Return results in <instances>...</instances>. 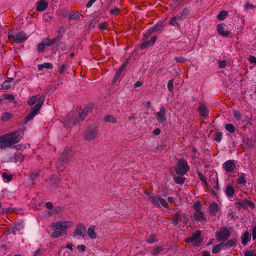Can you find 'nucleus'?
Masks as SVG:
<instances>
[{"label": "nucleus", "instance_id": "1", "mask_svg": "<svg viewBox=\"0 0 256 256\" xmlns=\"http://www.w3.org/2000/svg\"><path fill=\"white\" fill-rule=\"evenodd\" d=\"M23 132L24 130L20 128L0 136V148H6L18 142L23 137Z\"/></svg>", "mask_w": 256, "mask_h": 256}, {"label": "nucleus", "instance_id": "2", "mask_svg": "<svg viewBox=\"0 0 256 256\" xmlns=\"http://www.w3.org/2000/svg\"><path fill=\"white\" fill-rule=\"evenodd\" d=\"M44 100L45 96L39 94L32 96L28 99L27 102L30 106L38 103L36 106L31 108L30 112L25 118V123L32 120L38 114L44 104Z\"/></svg>", "mask_w": 256, "mask_h": 256}, {"label": "nucleus", "instance_id": "3", "mask_svg": "<svg viewBox=\"0 0 256 256\" xmlns=\"http://www.w3.org/2000/svg\"><path fill=\"white\" fill-rule=\"evenodd\" d=\"M91 110L90 107H86L81 113L75 116L73 112H70L66 116V121L70 126H74L82 120Z\"/></svg>", "mask_w": 256, "mask_h": 256}, {"label": "nucleus", "instance_id": "4", "mask_svg": "<svg viewBox=\"0 0 256 256\" xmlns=\"http://www.w3.org/2000/svg\"><path fill=\"white\" fill-rule=\"evenodd\" d=\"M144 194L148 200L156 207L160 208L161 204L165 208H168V204L164 199L156 196L153 193L146 192Z\"/></svg>", "mask_w": 256, "mask_h": 256}, {"label": "nucleus", "instance_id": "5", "mask_svg": "<svg viewBox=\"0 0 256 256\" xmlns=\"http://www.w3.org/2000/svg\"><path fill=\"white\" fill-rule=\"evenodd\" d=\"M99 128L98 126L88 127L84 134V140L88 141L94 140L99 136Z\"/></svg>", "mask_w": 256, "mask_h": 256}, {"label": "nucleus", "instance_id": "6", "mask_svg": "<svg viewBox=\"0 0 256 256\" xmlns=\"http://www.w3.org/2000/svg\"><path fill=\"white\" fill-rule=\"evenodd\" d=\"M230 229L232 228H230ZM230 236V228L227 227H222L219 230L216 231L215 233L216 239L219 242L226 241Z\"/></svg>", "mask_w": 256, "mask_h": 256}, {"label": "nucleus", "instance_id": "7", "mask_svg": "<svg viewBox=\"0 0 256 256\" xmlns=\"http://www.w3.org/2000/svg\"><path fill=\"white\" fill-rule=\"evenodd\" d=\"M190 166L188 162L184 159H180L176 166V172L178 175L184 176L189 170Z\"/></svg>", "mask_w": 256, "mask_h": 256}, {"label": "nucleus", "instance_id": "8", "mask_svg": "<svg viewBox=\"0 0 256 256\" xmlns=\"http://www.w3.org/2000/svg\"><path fill=\"white\" fill-rule=\"evenodd\" d=\"M72 150L68 148L66 150L60 155L56 162V166L60 168L67 164L71 157Z\"/></svg>", "mask_w": 256, "mask_h": 256}, {"label": "nucleus", "instance_id": "9", "mask_svg": "<svg viewBox=\"0 0 256 256\" xmlns=\"http://www.w3.org/2000/svg\"><path fill=\"white\" fill-rule=\"evenodd\" d=\"M194 210V218L197 221H204L206 220L204 213L201 210V204L200 202H196L193 205Z\"/></svg>", "mask_w": 256, "mask_h": 256}, {"label": "nucleus", "instance_id": "10", "mask_svg": "<svg viewBox=\"0 0 256 256\" xmlns=\"http://www.w3.org/2000/svg\"><path fill=\"white\" fill-rule=\"evenodd\" d=\"M201 234V232L197 230L191 236L187 238L184 241L186 243L192 242L194 246H200L202 242Z\"/></svg>", "mask_w": 256, "mask_h": 256}, {"label": "nucleus", "instance_id": "11", "mask_svg": "<svg viewBox=\"0 0 256 256\" xmlns=\"http://www.w3.org/2000/svg\"><path fill=\"white\" fill-rule=\"evenodd\" d=\"M8 39L14 40L15 42L20 44L26 40L27 39L26 34L24 31H21L14 34L11 31L8 32Z\"/></svg>", "mask_w": 256, "mask_h": 256}, {"label": "nucleus", "instance_id": "12", "mask_svg": "<svg viewBox=\"0 0 256 256\" xmlns=\"http://www.w3.org/2000/svg\"><path fill=\"white\" fill-rule=\"evenodd\" d=\"M70 223L68 222L64 221L57 222L52 225V229L53 230H58L62 232L63 234H66V230L68 228V224Z\"/></svg>", "mask_w": 256, "mask_h": 256}, {"label": "nucleus", "instance_id": "13", "mask_svg": "<svg viewBox=\"0 0 256 256\" xmlns=\"http://www.w3.org/2000/svg\"><path fill=\"white\" fill-rule=\"evenodd\" d=\"M236 208L239 210L241 209H246L248 207L252 209H253L255 208V205L254 204L247 200H241L240 202H238L235 203Z\"/></svg>", "mask_w": 256, "mask_h": 256}, {"label": "nucleus", "instance_id": "14", "mask_svg": "<svg viewBox=\"0 0 256 256\" xmlns=\"http://www.w3.org/2000/svg\"><path fill=\"white\" fill-rule=\"evenodd\" d=\"M78 236H82V238H84L86 236V228L81 223H79L77 224L76 229L72 233V236L74 238H77Z\"/></svg>", "mask_w": 256, "mask_h": 256}, {"label": "nucleus", "instance_id": "15", "mask_svg": "<svg viewBox=\"0 0 256 256\" xmlns=\"http://www.w3.org/2000/svg\"><path fill=\"white\" fill-rule=\"evenodd\" d=\"M236 167V164L234 160H228L223 164V168L227 172H232Z\"/></svg>", "mask_w": 256, "mask_h": 256}, {"label": "nucleus", "instance_id": "16", "mask_svg": "<svg viewBox=\"0 0 256 256\" xmlns=\"http://www.w3.org/2000/svg\"><path fill=\"white\" fill-rule=\"evenodd\" d=\"M156 120L161 124H164L166 120V109L164 106H162L159 112L156 114Z\"/></svg>", "mask_w": 256, "mask_h": 256}, {"label": "nucleus", "instance_id": "17", "mask_svg": "<svg viewBox=\"0 0 256 256\" xmlns=\"http://www.w3.org/2000/svg\"><path fill=\"white\" fill-rule=\"evenodd\" d=\"M198 111L200 115L204 118L206 119L208 116V110L205 105L203 103H200Z\"/></svg>", "mask_w": 256, "mask_h": 256}, {"label": "nucleus", "instance_id": "18", "mask_svg": "<svg viewBox=\"0 0 256 256\" xmlns=\"http://www.w3.org/2000/svg\"><path fill=\"white\" fill-rule=\"evenodd\" d=\"M156 40L157 36H154L151 38L150 40L149 41L146 40H144V42L140 45V48L142 49H144L150 46L153 45L155 43Z\"/></svg>", "mask_w": 256, "mask_h": 256}, {"label": "nucleus", "instance_id": "19", "mask_svg": "<svg viewBox=\"0 0 256 256\" xmlns=\"http://www.w3.org/2000/svg\"><path fill=\"white\" fill-rule=\"evenodd\" d=\"M48 6V2H44V0H40L36 2V10L38 12L44 11Z\"/></svg>", "mask_w": 256, "mask_h": 256}, {"label": "nucleus", "instance_id": "20", "mask_svg": "<svg viewBox=\"0 0 256 256\" xmlns=\"http://www.w3.org/2000/svg\"><path fill=\"white\" fill-rule=\"evenodd\" d=\"M234 188L232 185H228L225 188L224 192L228 198H232L234 196Z\"/></svg>", "mask_w": 256, "mask_h": 256}, {"label": "nucleus", "instance_id": "21", "mask_svg": "<svg viewBox=\"0 0 256 256\" xmlns=\"http://www.w3.org/2000/svg\"><path fill=\"white\" fill-rule=\"evenodd\" d=\"M96 226H90L88 230V234L90 238L95 239L96 238V234L95 232Z\"/></svg>", "mask_w": 256, "mask_h": 256}, {"label": "nucleus", "instance_id": "22", "mask_svg": "<svg viewBox=\"0 0 256 256\" xmlns=\"http://www.w3.org/2000/svg\"><path fill=\"white\" fill-rule=\"evenodd\" d=\"M217 30L218 34L221 36H228L230 34L229 32L224 30V28L223 27L222 24H218L217 26Z\"/></svg>", "mask_w": 256, "mask_h": 256}, {"label": "nucleus", "instance_id": "23", "mask_svg": "<svg viewBox=\"0 0 256 256\" xmlns=\"http://www.w3.org/2000/svg\"><path fill=\"white\" fill-rule=\"evenodd\" d=\"M218 209V206L216 203L212 204L209 206L210 212L212 215L215 216Z\"/></svg>", "mask_w": 256, "mask_h": 256}, {"label": "nucleus", "instance_id": "24", "mask_svg": "<svg viewBox=\"0 0 256 256\" xmlns=\"http://www.w3.org/2000/svg\"><path fill=\"white\" fill-rule=\"evenodd\" d=\"M189 12L190 10L188 8H183L180 12V14H178V20H184L185 18Z\"/></svg>", "mask_w": 256, "mask_h": 256}, {"label": "nucleus", "instance_id": "25", "mask_svg": "<svg viewBox=\"0 0 256 256\" xmlns=\"http://www.w3.org/2000/svg\"><path fill=\"white\" fill-rule=\"evenodd\" d=\"M250 240V234L248 232H246L242 236V243L243 245L246 246Z\"/></svg>", "mask_w": 256, "mask_h": 256}, {"label": "nucleus", "instance_id": "26", "mask_svg": "<svg viewBox=\"0 0 256 256\" xmlns=\"http://www.w3.org/2000/svg\"><path fill=\"white\" fill-rule=\"evenodd\" d=\"M179 221H182V218L178 212H176L172 217V223L174 226H177Z\"/></svg>", "mask_w": 256, "mask_h": 256}, {"label": "nucleus", "instance_id": "27", "mask_svg": "<svg viewBox=\"0 0 256 256\" xmlns=\"http://www.w3.org/2000/svg\"><path fill=\"white\" fill-rule=\"evenodd\" d=\"M237 242V240L236 238H232L228 240L226 242H224V246L225 248L232 247L236 244Z\"/></svg>", "mask_w": 256, "mask_h": 256}, {"label": "nucleus", "instance_id": "28", "mask_svg": "<svg viewBox=\"0 0 256 256\" xmlns=\"http://www.w3.org/2000/svg\"><path fill=\"white\" fill-rule=\"evenodd\" d=\"M225 248L224 246V242H221L219 244L214 246L212 250V252L214 254L219 252L222 248Z\"/></svg>", "mask_w": 256, "mask_h": 256}, {"label": "nucleus", "instance_id": "29", "mask_svg": "<svg viewBox=\"0 0 256 256\" xmlns=\"http://www.w3.org/2000/svg\"><path fill=\"white\" fill-rule=\"evenodd\" d=\"M246 174L244 173H241L240 177L237 178V182L240 184L245 185L246 183Z\"/></svg>", "mask_w": 256, "mask_h": 256}, {"label": "nucleus", "instance_id": "30", "mask_svg": "<svg viewBox=\"0 0 256 256\" xmlns=\"http://www.w3.org/2000/svg\"><path fill=\"white\" fill-rule=\"evenodd\" d=\"M151 28L153 32H161L164 29V24L162 22L158 23V24L154 25Z\"/></svg>", "mask_w": 256, "mask_h": 256}, {"label": "nucleus", "instance_id": "31", "mask_svg": "<svg viewBox=\"0 0 256 256\" xmlns=\"http://www.w3.org/2000/svg\"><path fill=\"white\" fill-rule=\"evenodd\" d=\"M128 63V60H126L124 62H123L122 64L121 65V66H120L119 69L118 70V71L116 72V74L120 76L121 75L122 72L124 70V69L127 66Z\"/></svg>", "mask_w": 256, "mask_h": 256}, {"label": "nucleus", "instance_id": "32", "mask_svg": "<svg viewBox=\"0 0 256 256\" xmlns=\"http://www.w3.org/2000/svg\"><path fill=\"white\" fill-rule=\"evenodd\" d=\"M13 80L12 78L10 79V80H6L3 82L2 84V88L3 90H8L11 87L10 81Z\"/></svg>", "mask_w": 256, "mask_h": 256}, {"label": "nucleus", "instance_id": "33", "mask_svg": "<svg viewBox=\"0 0 256 256\" xmlns=\"http://www.w3.org/2000/svg\"><path fill=\"white\" fill-rule=\"evenodd\" d=\"M158 241L156 234H150L146 240V242L148 244H152Z\"/></svg>", "mask_w": 256, "mask_h": 256}, {"label": "nucleus", "instance_id": "34", "mask_svg": "<svg viewBox=\"0 0 256 256\" xmlns=\"http://www.w3.org/2000/svg\"><path fill=\"white\" fill-rule=\"evenodd\" d=\"M228 13L226 10L221 11L217 16V18L220 20H224L228 16Z\"/></svg>", "mask_w": 256, "mask_h": 256}, {"label": "nucleus", "instance_id": "35", "mask_svg": "<svg viewBox=\"0 0 256 256\" xmlns=\"http://www.w3.org/2000/svg\"><path fill=\"white\" fill-rule=\"evenodd\" d=\"M226 130L230 133H234L236 130V128L232 124H226L224 126Z\"/></svg>", "mask_w": 256, "mask_h": 256}, {"label": "nucleus", "instance_id": "36", "mask_svg": "<svg viewBox=\"0 0 256 256\" xmlns=\"http://www.w3.org/2000/svg\"><path fill=\"white\" fill-rule=\"evenodd\" d=\"M214 140L219 142L222 140V132H216L214 134Z\"/></svg>", "mask_w": 256, "mask_h": 256}, {"label": "nucleus", "instance_id": "37", "mask_svg": "<svg viewBox=\"0 0 256 256\" xmlns=\"http://www.w3.org/2000/svg\"><path fill=\"white\" fill-rule=\"evenodd\" d=\"M174 182L178 184H183L185 181V178L182 176H174Z\"/></svg>", "mask_w": 256, "mask_h": 256}, {"label": "nucleus", "instance_id": "38", "mask_svg": "<svg viewBox=\"0 0 256 256\" xmlns=\"http://www.w3.org/2000/svg\"><path fill=\"white\" fill-rule=\"evenodd\" d=\"M80 15L78 12H76L74 13H71L69 15V18L71 20H77L80 18Z\"/></svg>", "mask_w": 256, "mask_h": 256}, {"label": "nucleus", "instance_id": "39", "mask_svg": "<svg viewBox=\"0 0 256 256\" xmlns=\"http://www.w3.org/2000/svg\"><path fill=\"white\" fill-rule=\"evenodd\" d=\"M104 120L107 122H111L112 123L116 122V118L112 116H104Z\"/></svg>", "mask_w": 256, "mask_h": 256}, {"label": "nucleus", "instance_id": "40", "mask_svg": "<svg viewBox=\"0 0 256 256\" xmlns=\"http://www.w3.org/2000/svg\"><path fill=\"white\" fill-rule=\"evenodd\" d=\"M164 250V248H162V246H158L152 250V254L154 256H156L160 254Z\"/></svg>", "mask_w": 256, "mask_h": 256}, {"label": "nucleus", "instance_id": "41", "mask_svg": "<svg viewBox=\"0 0 256 256\" xmlns=\"http://www.w3.org/2000/svg\"><path fill=\"white\" fill-rule=\"evenodd\" d=\"M198 174L200 180L206 186L208 185V182L206 180L205 176L201 172L198 171Z\"/></svg>", "mask_w": 256, "mask_h": 256}, {"label": "nucleus", "instance_id": "42", "mask_svg": "<svg viewBox=\"0 0 256 256\" xmlns=\"http://www.w3.org/2000/svg\"><path fill=\"white\" fill-rule=\"evenodd\" d=\"M63 208H62L60 206L55 207L54 209L52 210L51 214H58L60 212L63 210Z\"/></svg>", "mask_w": 256, "mask_h": 256}, {"label": "nucleus", "instance_id": "43", "mask_svg": "<svg viewBox=\"0 0 256 256\" xmlns=\"http://www.w3.org/2000/svg\"><path fill=\"white\" fill-rule=\"evenodd\" d=\"M2 177L4 179L6 180L8 182H10L12 180V176L11 174H8L6 172H4L2 174Z\"/></svg>", "mask_w": 256, "mask_h": 256}, {"label": "nucleus", "instance_id": "44", "mask_svg": "<svg viewBox=\"0 0 256 256\" xmlns=\"http://www.w3.org/2000/svg\"><path fill=\"white\" fill-rule=\"evenodd\" d=\"M63 234H64L62 232H60V231L56 230V231L54 230V232H52L50 234V236L52 238H57Z\"/></svg>", "mask_w": 256, "mask_h": 256}, {"label": "nucleus", "instance_id": "45", "mask_svg": "<svg viewBox=\"0 0 256 256\" xmlns=\"http://www.w3.org/2000/svg\"><path fill=\"white\" fill-rule=\"evenodd\" d=\"M40 173V170H36L33 171L31 174V178L32 180L36 179Z\"/></svg>", "mask_w": 256, "mask_h": 256}, {"label": "nucleus", "instance_id": "46", "mask_svg": "<svg viewBox=\"0 0 256 256\" xmlns=\"http://www.w3.org/2000/svg\"><path fill=\"white\" fill-rule=\"evenodd\" d=\"M153 33V31L152 28H150L148 30V31L144 34L143 38L142 39V40H146L147 38Z\"/></svg>", "mask_w": 256, "mask_h": 256}, {"label": "nucleus", "instance_id": "47", "mask_svg": "<svg viewBox=\"0 0 256 256\" xmlns=\"http://www.w3.org/2000/svg\"><path fill=\"white\" fill-rule=\"evenodd\" d=\"M244 256H256V250H246L244 252Z\"/></svg>", "mask_w": 256, "mask_h": 256}, {"label": "nucleus", "instance_id": "48", "mask_svg": "<svg viewBox=\"0 0 256 256\" xmlns=\"http://www.w3.org/2000/svg\"><path fill=\"white\" fill-rule=\"evenodd\" d=\"M37 50L39 52H43L45 49V45L42 42L41 43H40L38 46H37Z\"/></svg>", "mask_w": 256, "mask_h": 256}, {"label": "nucleus", "instance_id": "49", "mask_svg": "<svg viewBox=\"0 0 256 256\" xmlns=\"http://www.w3.org/2000/svg\"><path fill=\"white\" fill-rule=\"evenodd\" d=\"M120 12V9L118 8H115L114 9H112L110 12V14L112 16H116Z\"/></svg>", "mask_w": 256, "mask_h": 256}, {"label": "nucleus", "instance_id": "50", "mask_svg": "<svg viewBox=\"0 0 256 256\" xmlns=\"http://www.w3.org/2000/svg\"><path fill=\"white\" fill-rule=\"evenodd\" d=\"M11 116H12L11 114H10L9 113L5 112V113H4L3 114V115L2 116V120L4 122H6V121L8 120L10 118Z\"/></svg>", "mask_w": 256, "mask_h": 256}, {"label": "nucleus", "instance_id": "51", "mask_svg": "<svg viewBox=\"0 0 256 256\" xmlns=\"http://www.w3.org/2000/svg\"><path fill=\"white\" fill-rule=\"evenodd\" d=\"M173 81V80H170L168 81V88L171 92H172L174 90Z\"/></svg>", "mask_w": 256, "mask_h": 256}, {"label": "nucleus", "instance_id": "52", "mask_svg": "<svg viewBox=\"0 0 256 256\" xmlns=\"http://www.w3.org/2000/svg\"><path fill=\"white\" fill-rule=\"evenodd\" d=\"M234 116L237 120H240L241 119V114L238 110L234 111Z\"/></svg>", "mask_w": 256, "mask_h": 256}, {"label": "nucleus", "instance_id": "53", "mask_svg": "<svg viewBox=\"0 0 256 256\" xmlns=\"http://www.w3.org/2000/svg\"><path fill=\"white\" fill-rule=\"evenodd\" d=\"M177 19H178V16L173 17L170 20V22H169L170 24L174 26L176 24L177 26H178V23L176 22V20Z\"/></svg>", "mask_w": 256, "mask_h": 256}, {"label": "nucleus", "instance_id": "54", "mask_svg": "<svg viewBox=\"0 0 256 256\" xmlns=\"http://www.w3.org/2000/svg\"><path fill=\"white\" fill-rule=\"evenodd\" d=\"M42 42L44 44L47 46H50L52 44L51 40L50 38H46L43 40Z\"/></svg>", "mask_w": 256, "mask_h": 256}, {"label": "nucleus", "instance_id": "55", "mask_svg": "<svg viewBox=\"0 0 256 256\" xmlns=\"http://www.w3.org/2000/svg\"><path fill=\"white\" fill-rule=\"evenodd\" d=\"M66 70V65L63 64L62 66L58 68V72L60 74H62L65 72Z\"/></svg>", "mask_w": 256, "mask_h": 256}, {"label": "nucleus", "instance_id": "56", "mask_svg": "<svg viewBox=\"0 0 256 256\" xmlns=\"http://www.w3.org/2000/svg\"><path fill=\"white\" fill-rule=\"evenodd\" d=\"M255 8L254 6L252 4H250L249 3H248L244 6V8L246 10L252 9V8Z\"/></svg>", "mask_w": 256, "mask_h": 256}, {"label": "nucleus", "instance_id": "57", "mask_svg": "<svg viewBox=\"0 0 256 256\" xmlns=\"http://www.w3.org/2000/svg\"><path fill=\"white\" fill-rule=\"evenodd\" d=\"M108 24L106 22H102L99 25V29L100 30H104L106 28Z\"/></svg>", "mask_w": 256, "mask_h": 256}, {"label": "nucleus", "instance_id": "58", "mask_svg": "<svg viewBox=\"0 0 256 256\" xmlns=\"http://www.w3.org/2000/svg\"><path fill=\"white\" fill-rule=\"evenodd\" d=\"M4 98L6 100H12L14 98V96L11 94H6L4 95Z\"/></svg>", "mask_w": 256, "mask_h": 256}, {"label": "nucleus", "instance_id": "59", "mask_svg": "<svg viewBox=\"0 0 256 256\" xmlns=\"http://www.w3.org/2000/svg\"><path fill=\"white\" fill-rule=\"evenodd\" d=\"M76 248L80 252H84L86 250V246L84 244L78 245Z\"/></svg>", "mask_w": 256, "mask_h": 256}, {"label": "nucleus", "instance_id": "60", "mask_svg": "<svg viewBox=\"0 0 256 256\" xmlns=\"http://www.w3.org/2000/svg\"><path fill=\"white\" fill-rule=\"evenodd\" d=\"M226 62L225 60H222L219 62V67L220 68H224L226 66Z\"/></svg>", "mask_w": 256, "mask_h": 256}, {"label": "nucleus", "instance_id": "61", "mask_svg": "<svg viewBox=\"0 0 256 256\" xmlns=\"http://www.w3.org/2000/svg\"><path fill=\"white\" fill-rule=\"evenodd\" d=\"M248 60L251 64H256V57L254 56H250L249 57Z\"/></svg>", "mask_w": 256, "mask_h": 256}, {"label": "nucleus", "instance_id": "62", "mask_svg": "<svg viewBox=\"0 0 256 256\" xmlns=\"http://www.w3.org/2000/svg\"><path fill=\"white\" fill-rule=\"evenodd\" d=\"M44 68H46L52 69L53 68V66L51 63L50 62H45L44 64Z\"/></svg>", "mask_w": 256, "mask_h": 256}, {"label": "nucleus", "instance_id": "63", "mask_svg": "<svg viewBox=\"0 0 256 256\" xmlns=\"http://www.w3.org/2000/svg\"><path fill=\"white\" fill-rule=\"evenodd\" d=\"M185 0H174V5L175 7L178 6L182 2Z\"/></svg>", "mask_w": 256, "mask_h": 256}, {"label": "nucleus", "instance_id": "64", "mask_svg": "<svg viewBox=\"0 0 256 256\" xmlns=\"http://www.w3.org/2000/svg\"><path fill=\"white\" fill-rule=\"evenodd\" d=\"M252 239L254 240L256 238V226H254L252 230Z\"/></svg>", "mask_w": 256, "mask_h": 256}]
</instances>
